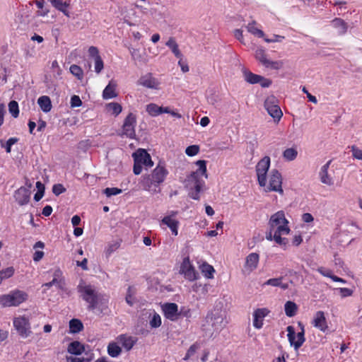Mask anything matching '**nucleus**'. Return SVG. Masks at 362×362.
<instances>
[{"label": "nucleus", "instance_id": "nucleus-1", "mask_svg": "<svg viewBox=\"0 0 362 362\" xmlns=\"http://www.w3.org/2000/svg\"><path fill=\"white\" fill-rule=\"evenodd\" d=\"M78 291L82 298L88 303V309L98 313H105L108 308V299L98 293L95 288L81 281L78 286Z\"/></svg>", "mask_w": 362, "mask_h": 362}, {"label": "nucleus", "instance_id": "nucleus-2", "mask_svg": "<svg viewBox=\"0 0 362 362\" xmlns=\"http://www.w3.org/2000/svg\"><path fill=\"white\" fill-rule=\"evenodd\" d=\"M196 164L198 166V169L191 173L187 177V185L190 186L191 188L194 189V191L189 193L190 197L194 199H199V193L204 183L202 177L204 176L205 178H207L206 165V161L202 160L197 161Z\"/></svg>", "mask_w": 362, "mask_h": 362}, {"label": "nucleus", "instance_id": "nucleus-3", "mask_svg": "<svg viewBox=\"0 0 362 362\" xmlns=\"http://www.w3.org/2000/svg\"><path fill=\"white\" fill-rule=\"evenodd\" d=\"M168 174L165 165L159 163L151 175H144L141 177V185L146 191H153V187H158L163 183ZM156 191V189H153Z\"/></svg>", "mask_w": 362, "mask_h": 362}, {"label": "nucleus", "instance_id": "nucleus-4", "mask_svg": "<svg viewBox=\"0 0 362 362\" xmlns=\"http://www.w3.org/2000/svg\"><path fill=\"white\" fill-rule=\"evenodd\" d=\"M134 158L133 171L135 175H139L142 171V167L151 168L153 165L151 156L144 149H139L132 155Z\"/></svg>", "mask_w": 362, "mask_h": 362}, {"label": "nucleus", "instance_id": "nucleus-5", "mask_svg": "<svg viewBox=\"0 0 362 362\" xmlns=\"http://www.w3.org/2000/svg\"><path fill=\"white\" fill-rule=\"evenodd\" d=\"M28 295L21 291H16L0 296V304L4 307L17 306L27 299Z\"/></svg>", "mask_w": 362, "mask_h": 362}, {"label": "nucleus", "instance_id": "nucleus-6", "mask_svg": "<svg viewBox=\"0 0 362 362\" xmlns=\"http://www.w3.org/2000/svg\"><path fill=\"white\" fill-rule=\"evenodd\" d=\"M264 108L268 114L274 119L275 122H279L283 116V112L278 105V99L274 96H269L264 101Z\"/></svg>", "mask_w": 362, "mask_h": 362}, {"label": "nucleus", "instance_id": "nucleus-7", "mask_svg": "<svg viewBox=\"0 0 362 362\" xmlns=\"http://www.w3.org/2000/svg\"><path fill=\"white\" fill-rule=\"evenodd\" d=\"M13 324L18 334L24 339L32 333L29 318L25 315L14 317Z\"/></svg>", "mask_w": 362, "mask_h": 362}, {"label": "nucleus", "instance_id": "nucleus-8", "mask_svg": "<svg viewBox=\"0 0 362 362\" xmlns=\"http://www.w3.org/2000/svg\"><path fill=\"white\" fill-rule=\"evenodd\" d=\"M270 167V158L263 157L256 165L257 181L260 187L266 186L267 172Z\"/></svg>", "mask_w": 362, "mask_h": 362}, {"label": "nucleus", "instance_id": "nucleus-9", "mask_svg": "<svg viewBox=\"0 0 362 362\" xmlns=\"http://www.w3.org/2000/svg\"><path fill=\"white\" fill-rule=\"evenodd\" d=\"M286 331L288 332L287 337L291 346H293L294 349L297 351L305 341V329L303 328V330L296 334L294 327L289 325L286 327Z\"/></svg>", "mask_w": 362, "mask_h": 362}, {"label": "nucleus", "instance_id": "nucleus-10", "mask_svg": "<svg viewBox=\"0 0 362 362\" xmlns=\"http://www.w3.org/2000/svg\"><path fill=\"white\" fill-rule=\"evenodd\" d=\"M282 176L279 171L276 169H273L271 171L269 177V183L268 185L264 186V191L268 192H276L281 194H284L282 189Z\"/></svg>", "mask_w": 362, "mask_h": 362}, {"label": "nucleus", "instance_id": "nucleus-11", "mask_svg": "<svg viewBox=\"0 0 362 362\" xmlns=\"http://www.w3.org/2000/svg\"><path fill=\"white\" fill-rule=\"evenodd\" d=\"M136 117L134 114L129 113L124 119L122 127L123 134L130 139L135 137Z\"/></svg>", "mask_w": 362, "mask_h": 362}, {"label": "nucleus", "instance_id": "nucleus-12", "mask_svg": "<svg viewBox=\"0 0 362 362\" xmlns=\"http://www.w3.org/2000/svg\"><path fill=\"white\" fill-rule=\"evenodd\" d=\"M180 273L184 274L185 278L189 281H194L198 276V274L191 264L189 257H186L183 259L180 267Z\"/></svg>", "mask_w": 362, "mask_h": 362}, {"label": "nucleus", "instance_id": "nucleus-13", "mask_svg": "<svg viewBox=\"0 0 362 362\" xmlns=\"http://www.w3.org/2000/svg\"><path fill=\"white\" fill-rule=\"evenodd\" d=\"M177 214V211H171L170 215L165 216L161 220V224L167 226L171 230L173 235H177L179 221L173 217Z\"/></svg>", "mask_w": 362, "mask_h": 362}, {"label": "nucleus", "instance_id": "nucleus-14", "mask_svg": "<svg viewBox=\"0 0 362 362\" xmlns=\"http://www.w3.org/2000/svg\"><path fill=\"white\" fill-rule=\"evenodd\" d=\"M162 310L166 318L175 321L177 320L180 313H178V306L174 303H167L163 305Z\"/></svg>", "mask_w": 362, "mask_h": 362}, {"label": "nucleus", "instance_id": "nucleus-15", "mask_svg": "<svg viewBox=\"0 0 362 362\" xmlns=\"http://www.w3.org/2000/svg\"><path fill=\"white\" fill-rule=\"evenodd\" d=\"M270 310L267 308H257L253 313V326L256 329H261L263 326V319L267 316Z\"/></svg>", "mask_w": 362, "mask_h": 362}, {"label": "nucleus", "instance_id": "nucleus-16", "mask_svg": "<svg viewBox=\"0 0 362 362\" xmlns=\"http://www.w3.org/2000/svg\"><path fill=\"white\" fill-rule=\"evenodd\" d=\"M139 84L151 89H159L160 83L151 74L141 76L139 80Z\"/></svg>", "mask_w": 362, "mask_h": 362}, {"label": "nucleus", "instance_id": "nucleus-17", "mask_svg": "<svg viewBox=\"0 0 362 362\" xmlns=\"http://www.w3.org/2000/svg\"><path fill=\"white\" fill-rule=\"evenodd\" d=\"M30 195L29 189L21 187L15 192L14 198L19 205L23 206L29 202Z\"/></svg>", "mask_w": 362, "mask_h": 362}, {"label": "nucleus", "instance_id": "nucleus-18", "mask_svg": "<svg viewBox=\"0 0 362 362\" xmlns=\"http://www.w3.org/2000/svg\"><path fill=\"white\" fill-rule=\"evenodd\" d=\"M312 323L315 327L323 332H326L328 329L326 317L323 311L320 310L316 312Z\"/></svg>", "mask_w": 362, "mask_h": 362}, {"label": "nucleus", "instance_id": "nucleus-19", "mask_svg": "<svg viewBox=\"0 0 362 362\" xmlns=\"http://www.w3.org/2000/svg\"><path fill=\"white\" fill-rule=\"evenodd\" d=\"M283 223H288V221L285 218V214L283 211H279L272 215L269 221V226L271 230H273L276 226H279Z\"/></svg>", "mask_w": 362, "mask_h": 362}, {"label": "nucleus", "instance_id": "nucleus-20", "mask_svg": "<svg viewBox=\"0 0 362 362\" xmlns=\"http://www.w3.org/2000/svg\"><path fill=\"white\" fill-rule=\"evenodd\" d=\"M259 259V254L252 252L246 257L245 267L250 272L256 269Z\"/></svg>", "mask_w": 362, "mask_h": 362}, {"label": "nucleus", "instance_id": "nucleus-21", "mask_svg": "<svg viewBox=\"0 0 362 362\" xmlns=\"http://www.w3.org/2000/svg\"><path fill=\"white\" fill-rule=\"evenodd\" d=\"M52 5L62 12L66 16L69 17L70 13L68 11V7L70 6V0L63 1V0H49Z\"/></svg>", "mask_w": 362, "mask_h": 362}, {"label": "nucleus", "instance_id": "nucleus-22", "mask_svg": "<svg viewBox=\"0 0 362 362\" xmlns=\"http://www.w3.org/2000/svg\"><path fill=\"white\" fill-rule=\"evenodd\" d=\"M242 71L244 80L250 84H257L262 79L261 75L255 74L247 69L243 68Z\"/></svg>", "mask_w": 362, "mask_h": 362}, {"label": "nucleus", "instance_id": "nucleus-23", "mask_svg": "<svg viewBox=\"0 0 362 362\" xmlns=\"http://www.w3.org/2000/svg\"><path fill=\"white\" fill-rule=\"evenodd\" d=\"M331 162L332 160H329L327 163L322 165L320 172V181L327 185H333V180L328 175V169Z\"/></svg>", "mask_w": 362, "mask_h": 362}, {"label": "nucleus", "instance_id": "nucleus-24", "mask_svg": "<svg viewBox=\"0 0 362 362\" xmlns=\"http://www.w3.org/2000/svg\"><path fill=\"white\" fill-rule=\"evenodd\" d=\"M332 25L337 30L338 35H344L348 30L347 23L341 18H335L331 22Z\"/></svg>", "mask_w": 362, "mask_h": 362}, {"label": "nucleus", "instance_id": "nucleus-25", "mask_svg": "<svg viewBox=\"0 0 362 362\" xmlns=\"http://www.w3.org/2000/svg\"><path fill=\"white\" fill-rule=\"evenodd\" d=\"M118 341L127 351H129L134 346L136 340L133 337L120 335L118 337Z\"/></svg>", "mask_w": 362, "mask_h": 362}, {"label": "nucleus", "instance_id": "nucleus-26", "mask_svg": "<svg viewBox=\"0 0 362 362\" xmlns=\"http://www.w3.org/2000/svg\"><path fill=\"white\" fill-rule=\"evenodd\" d=\"M117 83L114 81H110L108 85L105 87L103 93V97L104 99H110L117 96L115 93V88Z\"/></svg>", "mask_w": 362, "mask_h": 362}, {"label": "nucleus", "instance_id": "nucleus-27", "mask_svg": "<svg viewBox=\"0 0 362 362\" xmlns=\"http://www.w3.org/2000/svg\"><path fill=\"white\" fill-rule=\"evenodd\" d=\"M166 46H168L172 52L175 54L177 58H182V54L181 53L179 46L176 42L175 38L170 37L169 40L165 43Z\"/></svg>", "mask_w": 362, "mask_h": 362}, {"label": "nucleus", "instance_id": "nucleus-28", "mask_svg": "<svg viewBox=\"0 0 362 362\" xmlns=\"http://www.w3.org/2000/svg\"><path fill=\"white\" fill-rule=\"evenodd\" d=\"M286 315L289 317L295 316L298 311V306L293 301L288 300L284 305Z\"/></svg>", "mask_w": 362, "mask_h": 362}, {"label": "nucleus", "instance_id": "nucleus-29", "mask_svg": "<svg viewBox=\"0 0 362 362\" xmlns=\"http://www.w3.org/2000/svg\"><path fill=\"white\" fill-rule=\"evenodd\" d=\"M37 103L45 112H48L52 109L51 100L48 96L43 95L40 97L37 100Z\"/></svg>", "mask_w": 362, "mask_h": 362}, {"label": "nucleus", "instance_id": "nucleus-30", "mask_svg": "<svg viewBox=\"0 0 362 362\" xmlns=\"http://www.w3.org/2000/svg\"><path fill=\"white\" fill-rule=\"evenodd\" d=\"M68 351L74 355H80L84 351V346L79 341H75L69 344Z\"/></svg>", "mask_w": 362, "mask_h": 362}, {"label": "nucleus", "instance_id": "nucleus-31", "mask_svg": "<svg viewBox=\"0 0 362 362\" xmlns=\"http://www.w3.org/2000/svg\"><path fill=\"white\" fill-rule=\"evenodd\" d=\"M69 329L71 333H78L83 329V325L81 320L72 319L69 322Z\"/></svg>", "mask_w": 362, "mask_h": 362}, {"label": "nucleus", "instance_id": "nucleus-32", "mask_svg": "<svg viewBox=\"0 0 362 362\" xmlns=\"http://www.w3.org/2000/svg\"><path fill=\"white\" fill-rule=\"evenodd\" d=\"M122 351L121 347L115 342L110 343L107 346L108 354L112 357L118 356Z\"/></svg>", "mask_w": 362, "mask_h": 362}, {"label": "nucleus", "instance_id": "nucleus-33", "mask_svg": "<svg viewBox=\"0 0 362 362\" xmlns=\"http://www.w3.org/2000/svg\"><path fill=\"white\" fill-rule=\"evenodd\" d=\"M200 269L202 273L208 279L213 278V274L214 273V269L212 266L209 265L207 263H204L200 266Z\"/></svg>", "mask_w": 362, "mask_h": 362}, {"label": "nucleus", "instance_id": "nucleus-34", "mask_svg": "<svg viewBox=\"0 0 362 362\" xmlns=\"http://www.w3.org/2000/svg\"><path fill=\"white\" fill-rule=\"evenodd\" d=\"M255 59L264 66V61L269 59L266 57L265 49L262 47H257L255 54Z\"/></svg>", "mask_w": 362, "mask_h": 362}, {"label": "nucleus", "instance_id": "nucleus-35", "mask_svg": "<svg viewBox=\"0 0 362 362\" xmlns=\"http://www.w3.org/2000/svg\"><path fill=\"white\" fill-rule=\"evenodd\" d=\"M283 156L286 160L291 161L296 158L298 156V151L294 148H288L284 151Z\"/></svg>", "mask_w": 362, "mask_h": 362}, {"label": "nucleus", "instance_id": "nucleus-36", "mask_svg": "<svg viewBox=\"0 0 362 362\" xmlns=\"http://www.w3.org/2000/svg\"><path fill=\"white\" fill-rule=\"evenodd\" d=\"M146 112L151 116L156 117L160 114V107L155 103H150L146 106Z\"/></svg>", "mask_w": 362, "mask_h": 362}, {"label": "nucleus", "instance_id": "nucleus-37", "mask_svg": "<svg viewBox=\"0 0 362 362\" xmlns=\"http://www.w3.org/2000/svg\"><path fill=\"white\" fill-rule=\"evenodd\" d=\"M107 109L108 112L115 115H118L122 112V106L117 103H110L107 104Z\"/></svg>", "mask_w": 362, "mask_h": 362}, {"label": "nucleus", "instance_id": "nucleus-38", "mask_svg": "<svg viewBox=\"0 0 362 362\" xmlns=\"http://www.w3.org/2000/svg\"><path fill=\"white\" fill-rule=\"evenodd\" d=\"M284 66L282 61H264V66L266 68H270L274 70L281 69Z\"/></svg>", "mask_w": 362, "mask_h": 362}, {"label": "nucleus", "instance_id": "nucleus-39", "mask_svg": "<svg viewBox=\"0 0 362 362\" xmlns=\"http://www.w3.org/2000/svg\"><path fill=\"white\" fill-rule=\"evenodd\" d=\"M255 22L249 23L247 25V30L250 33L257 35L258 37H263L264 36V32L255 26Z\"/></svg>", "mask_w": 362, "mask_h": 362}, {"label": "nucleus", "instance_id": "nucleus-40", "mask_svg": "<svg viewBox=\"0 0 362 362\" xmlns=\"http://www.w3.org/2000/svg\"><path fill=\"white\" fill-rule=\"evenodd\" d=\"M119 243L118 241H112L110 243L107 247L105 248V254L108 257L110 256L112 252L116 251L119 247Z\"/></svg>", "mask_w": 362, "mask_h": 362}, {"label": "nucleus", "instance_id": "nucleus-41", "mask_svg": "<svg viewBox=\"0 0 362 362\" xmlns=\"http://www.w3.org/2000/svg\"><path fill=\"white\" fill-rule=\"evenodd\" d=\"M8 110L12 116L16 118L19 115L18 104L16 101L12 100L8 103Z\"/></svg>", "mask_w": 362, "mask_h": 362}, {"label": "nucleus", "instance_id": "nucleus-42", "mask_svg": "<svg viewBox=\"0 0 362 362\" xmlns=\"http://www.w3.org/2000/svg\"><path fill=\"white\" fill-rule=\"evenodd\" d=\"M18 141V139L15 137L10 138L6 143H4V141L1 140V146L2 148H6V153H10L11 146L13 144H15L16 143H17Z\"/></svg>", "mask_w": 362, "mask_h": 362}, {"label": "nucleus", "instance_id": "nucleus-43", "mask_svg": "<svg viewBox=\"0 0 362 362\" xmlns=\"http://www.w3.org/2000/svg\"><path fill=\"white\" fill-rule=\"evenodd\" d=\"M71 73L77 77L78 79H81L83 78V71L80 66L73 64L70 66Z\"/></svg>", "mask_w": 362, "mask_h": 362}, {"label": "nucleus", "instance_id": "nucleus-44", "mask_svg": "<svg viewBox=\"0 0 362 362\" xmlns=\"http://www.w3.org/2000/svg\"><path fill=\"white\" fill-rule=\"evenodd\" d=\"M200 349V345L198 343L193 344L188 349L184 360H187L192 355L195 354V352Z\"/></svg>", "mask_w": 362, "mask_h": 362}, {"label": "nucleus", "instance_id": "nucleus-45", "mask_svg": "<svg viewBox=\"0 0 362 362\" xmlns=\"http://www.w3.org/2000/svg\"><path fill=\"white\" fill-rule=\"evenodd\" d=\"M0 274L1 275V277L3 278V280L10 278L14 274V268L13 267H7L4 269L1 270Z\"/></svg>", "mask_w": 362, "mask_h": 362}, {"label": "nucleus", "instance_id": "nucleus-46", "mask_svg": "<svg viewBox=\"0 0 362 362\" xmlns=\"http://www.w3.org/2000/svg\"><path fill=\"white\" fill-rule=\"evenodd\" d=\"M161 325V318L157 313H154L151 320H150V325L151 327H158Z\"/></svg>", "mask_w": 362, "mask_h": 362}, {"label": "nucleus", "instance_id": "nucleus-47", "mask_svg": "<svg viewBox=\"0 0 362 362\" xmlns=\"http://www.w3.org/2000/svg\"><path fill=\"white\" fill-rule=\"evenodd\" d=\"M122 192V189L117 187H107L104 189V194L108 197L119 194Z\"/></svg>", "mask_w": 362, "mask_h": 362}, {"label": "nucleus", "instance_id": "nucleus-48", "mask_svg": "<svg viewBox=\"0 0 362 362\" xmlns=\"http://www.w3.org/2000/svg\"><path fill=\"white\" fill-rule=\"evenodd\" d=\"M199 151V147L197 145H192L188 146L186 150L185 153L189 156H194L197 155Z\"/></svg>", "mask_w": 362, "mask_h": 362}, {"label": "nucleus", "instance_id": "nucleus-49", "mask_svg": "<svg viewBox=\"0 0 362 362\" xmlns=\"http://www.w3.org/2000/svg\"><path fill=\"white\" fill-rule=\"evenodd\" d=\"M94 61H95V71L97 74H99L103 69V67H104L103 62L102 60L101 57H97L96 59H94Z\"/></svg>", "mask_w": 362, "mask_h": 362}, {"label": "nucleus", "instance_id": "nucleus-50", "mask_svg": "<svg viewBox=\"0 0 362 362\" xmlns=\"http://www.w3.org/2000/svg\"><path fill=\"white\" fill-rule=\"evenodd\" d=\"M52 286H56L59 289H64V282H59L56 281V279H52L50 282L44 284L42 286L50 288Z\"/></svg>", "mask_w": 362, "mask_h": 362}, {"label": "nucleus", "instance_id": "nucleus-51", "mask_svg": "<svg viewBox=\"0 0 362 362\" xmlns=\"http://www.w3.org/2000/svg\"><path fill=\"white\" fill-rule=\"evenodd\" d=\"M339 291L341 298L349 297L353 295L354 291L352 289L348 288H337Z\"/></svg>", "mask_w": 362, "mask_h": 362}, {"label": "nucleus", "instance_id": "nucleus-52", "mask_svg": "<svg viewBox=\"0 0 362 362\" xmlns=\"http://www.w3.org/2000/svg\"><path fill=\"white\" fill-rule=\"evenodd\" d=\"M282 279L283 277L269 279L266 282H264V285L279 286L281 285Z\"/></svg>", "mask_w": 362, "mask_h": 362}, {"label": "nucleus", "instance_id": "nucleus-53", "mask_svg": "<svg viewBox=\"0 0 362 362\" xmlns=\"http://www.w3.org/2000/svg\"><path fill=\"white\" fill-rule=\"evenodd\" d=\"M132 290H133V288L132 286H129V288L127 289V294L126 296V302L129 305H132L134 302Z\"/></svg>", "mask_w": 362, "mask_h": 362}, {"label": "nucleus", "instance_id": "nucleus-54", "mask_svg": "<svg viewBox=\"0 0 362 362\" xmlns=\"http://www.w3.org/2000/svg\"><path fill=\"white\" fill-rule=\"evenodd\" d=\"M352 156L354 158L358 160L362 159V150L359 149L355 146H351Z\"/></svg>", "mask_w": 362, "mask_h": 362}, {"label": "nucleus", "instance_id": "nucleus-55", "mask_svg": "<svg viewBox=\"0 0 362 362\" xmlns=\"http://www.w3.org/2000/svg\"><path fill=\"white\" fill-rule=\"evenodd\" d=\"M65 190H66V189L61 184L54 185L53 186V187H52V192L57 196H58V195L61 194L62 193L64 192Z\"/></svg>", "mask_w": 362, "mask_h": 362}, {"label": "nucleus", "instance_id": "nucleus-56", "mask_svg": "<svg viewBox=\"0 0 362 362\" xmlns=\"http://www.w3.org/2000/svg\"><path fill=\"white\" fill-rule=\"evenodd\" d=\"M258 83H259L262 88H269L272 85V81L262 76V79H260Z\"/></svg>", "mask_w": 362, "mask_h": 362}, {"label": "nucleus", "instance_id": "nucleus-57", "mask_svg": "<svg viewBox=\"0 0 362 362\" xmlns=\"http://www.w3.org/2000/svg\"><path fill=\"white\" fill-rule=\"evenodd\" d=\"M82 104V102L80 98L78 95H73L71 98V107H80Z\"/></svg>", "mask_w": 362, "mask_h": 362}, {"label": "nucleus", "instance_id": "nucleus-58", "mask_svg": "<svg viewBox=\"0 0 362 362\" xmlns=\"http://www.w3.org/2000/svg\"><path fill=\"white\" fill-rule=\"evenodd\" d=\"M274 241L278 245L284 247V248H286L288 244V240L286 238H282L281 236L276 237V239Z\"/></svg>", "mask_w": 362, "mask_h": 362}, {"label": "nucleus", "instance_id": "nucleus-59", "mask_svg": "<svg viewBox=\"0 0 362 362\" xmlns=\"http://www.w3.org/2000/svg\"><path fill=\"white\" fill-rule=\"evenodd\" d=\"M88 53L89 55L95 59H96L97 57H100L99 55L98 49L96 47L91 46L88 49Z\"/></svg>", "mask_w": 362, "mask_h": 362}, {"label": "nucleus", "instance_id": "nucleus-60", "mask_svg": "<svg viewBox=\"0 0 362 362\" xmlns=\"http://www.w3.org/2000/svg\"><path fill=\"white\" fill-rule=\"evenodd\" d=\"M288 223H283L278 226V233L281 232L282 235L288 234L290 232V228L288 226Z\"/></svg>", "mask_w": 362, "mask_h": 362}, {"label": "nucleus", "instance_id": "nucleus-61", "mask_svg": "<svg viewBox=\"0 0 362 362\" xmlns=\"http://www.w3.org/2000/svg\"><path fill=\"white\" fill-rule=\"evenodd\" d=\"M284 39V36L279 35H274L272 38H264V41L267 42H281Z\"/></svg>", "mask_w": 362, "mask_h": 362}, {"label": "nucleus", "instance_id": "nucleus-62", "mask_svg": "<svg viewBox=\"0 0 362 362\" xmlns=\"http://www.w3.org/2000/svg\"><path fill=\"white\" fill-rule=\"evenodd\" d=\"M303 92L305 93L307 95V98L308 99V100L310 102H312L313 103H317V100L315 96L313 95L312 94H310L308 90L306 89L305 87H303V89H302Z\"/></svg>", "mask_w": 362, "mask_h": 362}, {"label": "nucleus", "instance_id": "nucleus-63", "mask_svg": "<svg viewBox=\"0 0 362 362\" xmlns=\"http://www.w3.org/2000/svg\"><path fill=\"white\" fill-rule=\"evenodd\" d=\"M62 272L60 269H57L54 271L53 274V279H56V281L59 282H64V280L62 278Z\"/></svg>", "mask_w": 362, "mask_h": 362}, {"label": "nucleus", "instance_id": "nucleus-64", "mask_svg": "<svg viewBox=\"0 0 362 362\" xmlns=\"http://www.w3.org/2000/svg\"><path fill=\"white\" fill-rule=\"evenodd\" d=\"M302 220L305 223H310V222L313 221L314 218H313V215L311 214H310V213H304L302 215Z\"/></svg>", "mask_w": 362, "mask_h": 362}]
</instances>
